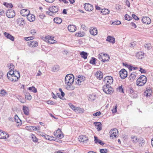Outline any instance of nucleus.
<instances>
[{"label":"nucleus","instance_id":"f257e3e1","mask_svg":"<svg viewBox=\"0 0 153 153\" xmlns=\"http://www.w3.org/2000/svg\"><path fill=\"white\" fill-rule=\"evenodd\" d=\"M74 77L72 74H68L66 75L65 78V82L68 86H70L74 82Z\"/></svg>","mask_w":153,"mask_h":153},{"label":"nucleus","instance_id":"f03ea898","mask_svg":"<svg viewBox=\"0 0 153 153\" xmlns=\"http://www.w3.org/2000/svg\"><path fill=\"white\" fill-rule=\"evenodd\" d=\"M147 78L144 75L141 76L137 80V85L139 86L144 85L146 82Z\"/></svg>","mask_w":153,"mask_h":153},{"label":"nucleus","instance_id":"7ed1b4c3","mask_svg":"<svg viewBox=\"0 0 153 153\" xmlns=\"http://www.w3.org/2000/svg\"><path fill=\"white\" fill-rule=\"evenodd\" d=\"M103 81L104 83L106 84L104 86H109L113 83V80L111 76H108L104 78Z\"/></svg>","mask_w":153,"mask_h":153},{"label":"nucleus","instance_id":"20e7f679","mask_svg":"<svg viewBox=\"0 0 153 153\" xmlns=\"http://www.w3.org/2000/svg\"><path fill=\"white\" fill-rule=\"evenodd\" d=\"M102 88L103 91L107 94H111L113 92V88L110 86H103Z\"/></svg>","mask_w":153,"mask_h":153},{"label":"nucleus","instance_id":"39448f33","mask_svg":"<svg viewBox=\"0 0 153 153\" xmlns=\"http://www.w3.org/2000/svg\"><path fill=\"white\" fill-rule=\"evenodd\" d=\"M6 14L7 16L9 18H11L14 17L15 13L14 10L10 9L7 10Z\"/></svg>","mask_w":153,"mask_h":153},{"label":"nucleus","instance_id":"423d86ee","mask_svg":"<svg viewBox=\"0 0 153 153\" xmlns=\"http://www.w3.org/2000/svg\"><path fill=\"white\" fill-rule=\"evenodd\" d=\"M110 134V137L111 138L113 139L114 137L116 138L118 134V131L117 129H111L109 132Z\"/></svg>","mask_w":153,"mask_h":153},{"label":"nucleus","instance_id":"0eeeda50","mask_svg":"<svg viewBox=\"0 0 153 153\" xmlns=\"http://www.w3.org/2000/svg\"><path fill=\"white\" fill-rule=\"evenodd\" d=\"M120 76L122 79H125L127 76V72L124 69H122L119 72Z\"/></svg>","mask_w":153,"mask_h":153},{"label":"nucleus","instance_id":"6e6552de","mask_svg":"<svg viewBox=\"0 0 153 153\" xmlns=\"http://www.w3.org/2000/svg\"><path fill=\"white\" fill-rule=\"evenodd\" d=\"M129 93L131 97H136L137 96V92L134 91L132 88H129Z\"/></svg>","mask_w":153,"mask_h":153},{"label":"nucleus","instance_id":"1a4fd4ad","mask_svg":"<svg viewBox=\"0 0 153 153\" xmlns=\"http://www.w3.org/2000/svg\"><path fill=\"white\" fill-rule=\"evenodd\" d=\"M27 43L28 46L31 48L36 47L38 45V42L34 40H31L28 42Z\"/></svg>","mask_w":153,"mask_h":153},{"label":"nucleus","instance_id":"9d476101","mask_svg":"<svg viewBox=\"0 0 153 153\" xmlns=\"http://www.w3.org/2000/svg\"><path fill=\"white\" fill-rule=\"evenodd\" d=\"M84 8L86 10L89 11H91L93 9V5L89 3L84 4Z\"/></svg>","mask_w":153,"mask_h":153},{"label":"nucleus","instance_id":"9b49d317","mask_svg":"<svg viewBox=\"0 0 153 153\" xmlns=\"http://www.w3.org/2000/svg\"><path fill=\"white\" fill-rule=\"evenodd\" d=\"M9 136L8 134L0 130V139H6L8 138Z\"/></svg>","mask_w":153,"mask_h":153},{"label":"nucleus","instance_id":"f8f14e48","mask_svg":"<svg viewBox=\"0 0 153 153\" xmlns=\"http://www.w3.org/2000/svg\"><path fill=\"white\" fill-rule=\"evenodd\" d=\"M79 139V141L82 142L85 144L87 143V142L88 140V137H86L84 135L80 136Z\"/></svg>","mask_w":153,"mask_h":153},{"label":"nucleus","instance_id":"ddd939ff","mask_svg":"<svg viewBox=\"0 0 153 153\" xmlns=\"http://www.w3.org/2000/svg\"><path fill=\"white\" fill-rule=\"evenodd\" d=\"M14 119L16 122V126L18 127L21 126L22 124V121L17 115H15Z\"/></svg>","mask_w":153,"mask_h":153},{"label":"nucleus","instance_id":"4468645a","mask_svg":"<svg viewBox=\"0 0 153 153\" xmlns=\"http://www.w3.org/2000/svg\"><path fill=\"white\" fill-rule=\"evenodd\" d=\"M142 21L143 23L147 24H150L151 22V19L148 17H143Z\"/></svg>","mask_w":153,"mask_h":153},{"label":"nucleus","instance_id":"2eb2a0df","mask_svg":"<svg viewBox=\"0 0 153 153\" xmlns=\"http://www.w3.org/2000/svg\"><path fill=\"white\" fill-rule=\"evenodd\" d=\"M30 13L29 10L26 9H23L21 10L20 13L23 16H26Z\"/></svg>","mask_w":153,"mask_h":153},{"label":"nucleus","instance_id":"dca6fc26","mask_svg":"<svg viewBox=\"0 0 153 153\" xmlns=\"http://www.w3.org/2000/svg\"><path fill=\"white\" fill-rule=\"evenodd\" d=\"M48 10L54 14L55 13H56L58 11L59 9L58 6H53L52 7H49Z\"/></svg>","mask_w":153,"mask_h":153},{"label":"nucleus","instance_id":"f3484780","mask_svg":"<svg viewBox=\"0 0 153 153\" xmlns=\"http://www.w3.org/2000/svg\"><path fill=\"white\" fill-rule=\"evenodd\" d=\"M17 24L20 26L24 25L25 24L24 19L22 18H19L16 20Z\"/></svg>","mask_w":153,"mask_h":153},{"label":"nucleus","instance_id":"a211bd4d","mask_svg":"<svg viewBox=\"0 0 153 153\" xmlns=\"http://www.w3.org/2000/svg\"><path fill=\"white\" fill-rule=\"evenodd\" d=\"M89 32L91 34L95 36L97 34V30L96 27H92L90 30Z\"/></svg>","mask_w":153,"mask_h":153},{"label":"nucleus","instance_id":"6ab92c4d","mask_svg":"<svg viewBox=\"0 0 153 153\" xmlns=\"http://www.w3.org/2000/svg\"><path fill=\"white\" fill-rule=\"evenodd\" d=\"M4 36L7 39H9L12 41L14 40V37L9 33L5 32L4 33Z\"/></svg>","mask_w":153,"mask_h":153},{"label":"nucleus","instance_id":"aec40b11","mask_svg":"<svg viewBox=\"0 0 153 153\" xmlns=\"http://www.w3.org/2000/svg\"><path fill=\"white\" fill-rule=\"evenodd\" d=\"M68 28L69 31L72 32H75L76 29V26L72 25H68Z\"/></svg>","mask_w":153,"mask_h":153},{"label":"nucleus","instance_id":"412c9836","mask_svg":"<svg viewBox=\"0 0 153 153\" xmlns=\"http://www.w3.org/2000/svg\"><path fill=\"white\" fill-rule=\"evenodd\" d=\"M27 16L28 20L30 22H33L35 20V16L33 14L29 13Z\"/></svg>","mask_w":153,"mask_h":153},{"label":"nucleus","instance_id":"4be33fe9","mask_svg":"<svg viewBox=\"0 0 153 153\" xmlns=\"http://www.w3.org/2000/svg\"><path fill=\"white\" fill-rule=\"evenodd\" d=\"M106 40L111 43L114 44L115 42V39L114 37L111 36H108Z\"/></svg>","mask_w":153,"mask_h":153},{"label":"nucleus","instance_id":"5701e85b","mask_svg":"<svg viewBox=\"0 0 153 153\" xmlns=\"http://www.w3.org/2000/svg\"><path fill=\"white\" fill-rule=\"evenodd\" d=\"M103 55L104 59H103L101 61L104 62L109 61L110 59L109 56L108 54L106 53L103 54Z\"/></svg>","mask_w":153,"mask_h":153},{"label":"nucleus","instance_id":"b1692460","mask_svg":"<svg viewBox=\"0 0 153 153\" xmlns=\"http://www.w3.org/2000/svg\"><path fill=\"white\" fill-rule=\"evenodd\" d=\"M144 53L143 52H139L136 54V56L138 59H142L144 57Z\"/></svg>","mask_w":153,"mask_h":153},{"label":"nucleus","instance_id":"393cba45","mask_svg":"<svg viewBox=\"0 0 153 153\" xmlns=\"http://www.w3.org/2000/svg\"><path fill=\"white\" fill-rule=\"evenodd\" d=\"M94 124L97 126L98 131H99L102 129V124L100 122H94Z\"/></svg>","mask_w":153,"mask_h":153},{"label":"nucleus","instance_id":"a878e982","mask_svg":"<svg viewBox=\"0 0 153 153\" xmlns=\"http://www.w3.org/2000/svg\"><path fill=\"white\" fill-rule=\"evenodd\" d=\"M23 110L24 112V114L27 115L29 114V109L28 108L27 106H23Z\"/></svg>","mask_w":153,"mask_h":153},{"label":"nucleus","instance_id":"bb28decb","mask_svg":"<svg viewBox=\"0 0 153 153\" xmlns=\"http://www.w3.org/2000/svg\"><path fill=\"white\" fill-rule=\"evenodd\" d=\"M95 76L97 78H99V79H102L103 76L102 73L100 71L97 72L95 74Z\"/></svg>","mask_w":153,"mask_h":153},{"label":"nucleus","instance_id":"cd10ccee","mask_svg":"<svg viewBox=\"0 0 153 153\" xmlns=\"http://www.w3.org/2000/svg\"><path fill=\"white\" fill-rule=\"evenodd\" d=\"M85 35V33L81 31H79L75 34V36L77 37H82L84 36Z\"/></svg>","mask_w":153,"mask_h":153},{"label":"nucleus","instance_id":"c85d7f7f","mask_svg":"<svg viewBox=\"0 0 153 153\" xmlns=\"http://www.w3.org/2000/svg\"><path fill=\"white\" fill-rule=\"evenodd\" d=\"M80 55L81 57L85 59L87 58L88 55V53L84 51H82L80 52Z\"/></svg>","mask_w":153,"mask_h":153},{"label":"nucleus","instance_id":"c756f323","mask_svg":"<svg viewBox=\"0 0 153 153\" xmlns=\"http://www.w3.org/2000/svg\"><path fill=\"white\" fill-rule=\"evenodd\" d=\"M54 22L57 24H59L62 22V19L58 17L55 18L53 19Z\"/></svg>","mask_w":153,"mask_h":153},{"label":"nucleus","instance_id":"7c9ffc66","mask_svg":"<svg viewBox=\"0 0 153 153\" xmlns=\"http://www.w3.org/2000/svg\"><path fill=\"white\" fill-rule=\"evenodd\" d=\"M110 11L108 9H103L101 10V12L102 13L103 15H106L109 14L110 13Z\"/></svg>","mask_w":153,"mask_h":153},{"label":"nucleus","instance_id":"2f4dec72","mask_svg":"<svg viewBox=\"0 0 153 153\" xmlns=\"http://www.w3.org/2000/svg\"><path fill=\"white\" fill-rule=\"evenodd\" d=\"M7 94V92L3 89L0 90V96H4L6 95Z\"/></svg>","mask_w":153,"mask_h":153},{"label":"nucleus","instance_id":"473e14b6","mask_svg":"<svg viewBox=\"0 0 153 153\" xmlns=\"http://www.w3.org/2000/svg\"><path fill=\"white\" fill-rule=\"evenodd\" d=\"M17 75H16V76H14L13 77V78L14 79L13 82H14L17 81L18 79L20 77L19 72L18 71H17Z\"/></svg>","mask_w":153,"mask_h":153},{"label":"nucleus","instance_id":"72a5a7b5","mask_svg":"<svg viewBox=\"0 0 153 153\" xmlns=\"http://www.w3.org/2000/svg\"><path fill=\"white\" fill-rule=\"evenodd\" d=\"M79 79L77 80V82H76V83L79 85H81L80 83L82 82L84 80V79H85V78L83 76L82 77V78H81V76L80 77H79Z\"/></svg>","mask_w":153,"mask_h":153},{"label":"nucleus","instance_id":"f704fd0d","mask_svg":"<svg viewBox=\"0 0 153 153\" xmlns=\"http://www.w3.org/2000/svg\"><path fill=\"white\" fill-rule=\"evenodd\" d=\"M28 89L30 91L33 92L34 93H36L37 92L36 89L33 86L28 88Z\"/></svg>","mask_w":153,"mask_h":153},{"label":"nucleus","instance_id":"c9c22d12","mask_svg":"<svg viewBox=\"0 0 153 153\" xmlns=\"http://www.w3.org/2000/svg\"><path fill=\"white\" fill-rule=\"evenodd\" d=\"M59 70V66L58 65H54L52 68V71L55 72Z\"/></svg>","mask_w":153,"mask_h":153},{"label":"nucleus","instance_id":"e433bc0d","mask_svg":"<svg viewBox=\"0 0 153 153\" xmlns=\"http://www.w3.org/2000/svg\"><path fill=\"white\" fill-rule=\"evenodd\" d=\"M96 60V59L95 58L92 57L91 58V59L90 60L89 63L93 65H95Z\"/></svg>","mask_w":153,"mask_h":153},{"label":"nucleus","instance_id":"4c0bfd02","mask_svg":"<svg viewBox=\"0 0 153 153\" xmlns=\"http://www.w3.org/2000/svg\"><path fill=\"white\" fill-rule=\"evenodd\" d=\"M123 65L124 66H125L126 67L128 68L130 71H132L133 69H132V67L131 65H129L126 63H123Z\"/></svg>","mask_w":153,"mask_h":153},{"label":"nucleus","instance_id":"58836bf2","mask_svg":"<svg viewBox=\"0 0 153 153\" xmlns=\"http://www.w3.org/2000/svg\"><path fill=\"white\" fill-rule=\"evenodd\" d=\"M132 141L134 143L137 142H139V140L137 138L136 136H134L133 137H131Z\"/></svg>","mask_w":153,"mask_h":153},{"label":"nucleus","instance_id":"ea45409f","mask_svg":"<svg viewBox=\"0 0 153 153\" xmlns=\"http://www.w3.org/2000/svg\"><path fill=\"white\" fill-rule=\"evenodd\" d=\"M3 4L7 7L11 8L13 7V5L11 3H8L7 2H4Z\"/></svg>","mask_w":153,"mask_h":153},{"label":"nucleus","instance_id":"a19ab883","mask_svg":"<svg viewBox=\"0 0 153 153\" xmlns=\"http://www.w3.org/2000/svg\"><path fill=\"white\" fill-rule=\"evenodd\" d=\"M144 47L145 48H146L148 50H150L152 48L151 44L150 43L145 44Z\"/></svg>","mask_w":153,"mask_h":153},{"label":"nucleus","instance_id":"79ce46f5","mask_svg":"<svg viewBox=\"0 0 153 153\" xmlns=\"http://www.w3.org/2000/svg\"><path fill=\"white\" fill-rule=\"evenodd\" d=\"M25 98L28 100H31L32 97L29 93H27V94L25 95Z\"/></svg>","mask_w":153,"mask_h":153},{"label":"nucleus","instance_id":"37998d69","mask_svg":"<svg viewBox=\"0 0 153 153\" xmlns=\"http://www.w3.org/2000/svg\"><path fill=\"white\" fill-rule=\"evenodd\" d=\"M136 74L134 73V74H131L130 76H129L130 79L131 80L132 79V80H133L134 79H135L136 77Z\"/></svg>","mask_w":153,"mask_h":153},{"label":"nucleus","instance_id":"c03bdc74","mask_svg":"<svg viewBox=\"0 0 153 153\" xmlns=\"http://www.w3.org/2000/svg\"><path fill=\"white\" fill-rule=\"evenodd\" d=\"M48 42V43L50 44H54L56 43V41L54 40L53 39H48L47 40Z\"/></svg>","mask_w":153,"mask_h":153},{"label":"nucleus","instance_id":"a18cd8bd","mask_svg":"<svg viewBox=\"0 0 153 153\" xmlns=\"http://www.w3.org/2000/svg\"><path fill=\"white\" fill-rule=\"evenodd\" d=\"M8 65L9 67V68L10 70L13 71V70L14 69V66L13 65V64L11 63H10L8 64Z\"/></svg>","mask_w":153,"mask_h":153},{"label":"nucleus","instance_id":"49530a36","mask_svg":"<svg viewBox=\"0 0 153 153\" xmlns=\"http://www.w3.org/2000/svg\"><path fill=\"white\" fill-rule=\"evenodd\" d=\"M32 140L33 141L35 142H37L38 141V139L33 134L32 135L31 137Z\"/></svg>","mask_w":153,"mask_h":153},{"label":"nucleus","instance_id":"de8ad7c7","mask_svg":"<svg viewBox=\"0 0 153 153\" xmlns=\"http://www.w3.org/2000/svg\"><path fill=\"white\" fill-rule=\"evenodd\" d=\"M7 75L8 79H9L10 80L13 82L14 79L13 78L12 75H9L8 74H7Z\"/></svg>","mask_w":153,"mask_h":153},{"label":"nucleus","instance_id":"09e8293b","mask_svg":"<svg viewBox=\"0 0 153 153\" xmlns=\"http://www.w3.org/2000/svg\"><path fill=\"white\" fill-rule=\"evenodd\" d=\"M112 24L114 25H119L121 24V22L118 20L117 21H114L112 23Z\"/></svg>","mask_w":153,"mask_h":153},{"label":"nucleus","instance_id":"8fccbe9b","mask_svg":"<svg viewBox=\"0 0 153 153\" xmlns=\"http://www.w3.org/2000/svg\"><path fill=\"white\" fill-rule=\"evenodd\" d=\"M42 136L44 137L46 139L48 140H50V139H50L49 138L50 137V136L49 135H47L46 134H43Z\"/></svg>","mask_w":153,"mask_h":153},{"label":"nucleus","instance_id":"3c124183","mask_svg":"<svg viewBox=\"0 0 153 153\" xmlns=\"http://www.w3.org/2000/svg\"><path fill=\"white\" fill-rule=\"evenodd\" d=\"M131 18L127 14H126L125 16V19L126 20H130Z\"/></svg>","mask_w":153,"mask_h":153},{"label":"nucleus","instance_id":"603ef678","mask_svg":"<svg viewBox=\"0 0 153 153\" xmlns=\"http://www.w3.org/2000/svg\"><path fill=\"white\" fill-rule=\"evenodd\" d=\"M33 130H40V127L39 126H33Z\"/></svg>","mask_w":153,"mask_h":153},{"label":"nucleus","instance_id":"864d4df0","mask_svg":"<svg viewBox=\"0 0 153 153\" xmlns=\"http://www.w3.org/2000/svg\"><path fill=\"white\" fill-rule=\"evenodd\" d=\"M33 39V37L30 36L27 37L25 38V39L26 41H31V40Z\"/></svg>","mask_w":153,"mask_h":153},{"label":"nucleus","instance_id":"5fc2aeb1","mask_svg":"<svg viewBox=\"0 0 153 153\" xmlns=\"http://www.w3.org/2000/svg\"><path fill=\"white\" fill-rule=\"evenodd\" d=\"M108 152L106 149H101L100 150V152L101 153H106Z\"/></svg>","mask_w":153,"mask_h":153},{"label":"nucleus","instance_id":"6e6d98bb","mask_svg":"<svg viewBox=\"0 0 153 153\" xmlns=\"http://www.w3.org/2000/svg\"><path fill=\"white\" fill-rule=\"evenodd\" d=\"M26 128L27 130H33V126H27Z\"/></svg>","mask_w":153,"mask_h":153},{"label":"nucleus","instance_id":"4d7b16f0","mask_svg":"<svg viewBox=\"0 0 153 153\" xmlns=\"http://www.w3.org/2000/svg\"><path fill=\"white\" fill-rule=\"evenodd\" d=\"M132 16V17L135 20H138L139 19V18L135 14H133Z\"/></svg>","mask_w":153,"mask_h":153},{"label":"nucleus","instance_id":"13d9d810","mask_svg":"<svg viewBox=\"0 0 153 153\" xmlns=\"http://www.w3.org/2000/svg\"><path fill=\"white\" fill-rule=\"evenodd\" d=\"M59 91L61 92V96L63 97H64L65 94L62 91V89L61 88H59Z\"/></svg>","mask_w":153,"mask_h":153},{"label":"nucleus","instance_id":"bf43d9fd","mask_svg":"<svg viewBox=\"0 0 153 153\" xmlns=\"http://www.w3.org/2000/svg\"><path fill=\"white\" fill-rule=\"evenodd\" d=\"M101 113L100 111H98L93 114V115L95 116H100L101 114Z\"/></svg>","mask_w":153,"mask_h":153},{"label":"nucleus","instance_id":"052dcab7","mask_svg":"<svg viewBox=\"0 0 153 153\" xmlns=\"http://www.w3.org/2000/svg\"><path fill=\"white\" fill-rule=\"evenodd\" d=\"M46 13L48 15L51 16H52L54 14L53 12L49 11H49L46 12Z\"/></svg>","mask_w":153,"mask_h":153},{"label":"nucleus","instance_id":"680f3d73","mask_svg":"<svg viewBox=\"0 0 153 153\" xmlns=\"http://www.w3.org/2000/svg\"><path fill=\"white\" fill-rule=\"evenodd\" d=\"M118 89L120 92L124 93L123 89L122 88V85L119 86Z\"/></svg>","mask_w":153,"mask_h":153},{"label":"nucleus","instance_id":"e2e57ef3","mask_svg":"<svg viewBox=\"0 0 153 153\" xmlns=\"http://www.w3.org/2000/svg\"><path fill=\"white\" fill-rule=\"evenodd\" d=\"M103 54H104V53H101L99 55V59H102V60L103 59H104Z\"/></svg>","mask_w":153,"mask_h":153},{"label":"nucleus","instance_id":"0e129e2a","mask_svg":"<svg viewBox=\"0 0 153 153\" xmlns=\"http://www.w3.org/2000/svg\"><path fill=\"white\" fill-rule=\"evenodd\" d=\"M117 105L112 110V112H113V113H115L116 112H117Z\"/></svg>","mask_w":153,"mask_h":153},{"label":"nucleus","instance_id":"69168bd1","mask_svg":"<svg viewBox=\"0 0 153 153\" xmlns=\"http://www.w3.org/2000/svg\"><path fill=\"white\" fill-rule=\"evenodd\" d=\"M94 142L95 143H98L99 141L100 140L98 139L97 137L96 136H95L94 137Z\"/></svg>","mask_w":153,"mask_h":153},{"label":"nucleus","instance_id":"338daca9","mask_svg":"<svg viewBox=\"0 0 153 153\" xmlns=\"http://www.w3.org/2000/svg\"><path fill=\"white\" fill-rule=\"evenodd\" d=\"M146 91L148 93L150 96L151 95V94L152 93V91L151 89L148 90H147Z\"/></svg>","mask_w":153,"mask_h":153},{"label":"nucleus","instance_id":"774afa93","mask_svg":"<svg viewBox=\"0 0 153 153\" xmlns=\"http://www.w3.org/2000/svg\"><path fill=\"white\" fill-rule=\"evenodd\" d=\"M47 103L48 104L53 105L54 102L53 101L51 100H48L47 101Z\"/></svg>","mask_w":153,"mask_h":153}]
</instances>
